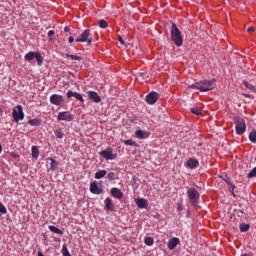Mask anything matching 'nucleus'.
Masks as SVG:
<instances>
[{
    "label": "nucleus",
    "instance_id": "nucleus-33",
    "mask_svg": "<svg viewBox=\"0 0 256 256\" xmlns=\"http://www.w3.org/2000/svg\"><path fill=\"white\" fill-rule=\"evenodd\" d=\"M62 255L63 256H71V253L69 252V249H67V246L62 247Z\"/></svg>",
    "mask_w": 256,
    "mask_h": 256
},
{
    "label": "nucleus",
    "instance_id": "nucleus-43",
    "mask_svg": "<svg viewBox=\"0 0 256 256\" xmlns=\"http://www.w3.org/2000/svg\"><path fill=\"white\" fill-rule=\"evenodd\" d=\"M53 35H55V31L50 30V31L48 32V37H51V36H53Z\"/></svg>",
    "mask_w": 256,
    "mask_h": 256
},
{
    "label": "nucleus",
    "instance_id": "nucleus-27",
    "mask_svg": "<svg viewBox=\"0 0 256 256\" xmlns=\"http://www.w3.org/2000/svg\"><path fill=\"white\" fill-rule=\"evenodd\" d=\"M54 135L55 137H57V139H63V137L65 136V134H63L61 130H55Z\"/></svg>",
    "mask_w": 256,
    "mask_h": 256
},
{
    "label": "nucleus",
    "instance_id": "nucleus-16",
    "mask_svg": "<svg viewBox=\"0 0 256 256\" xmlns=\"http://www.w3.org/2000/svg\"><path fill=\"white\" fill-rule=\"evenodd\" d=\"M186 167H188L189 169H197L199 167V161L195 158H190L186 162Z\"/></svg>",
    "mask_w": 256,
    "mask_h": 256
},
{
    "label": "nucleus",
    "instance_id": "nucleus-26",
    "mask_svg": "<svg viewBox=\"0 0 256 256\" xmlns=\"http://www.w3.org/2000/svg\"><path fill=\"white\" fill-rule=\"evenodd\" d=\"M249 140L251 141V143H256V130L250 132Z\"/></svg>",
    "mask_w": 256,
    "mask_h": 256
},
{
    "label": "nucleus",
    "instance_id": "nucleus-32",
    "mask_svg": "<svg viewBox=\"0 0 256 256\" xmlns=\"http://www.w3.org/2000/svg\"><path fill=\"white\" fill-rule=\"evenodd\" d=\"M0 213H2V215H6L7 213V207L3 205V202H0Z\"/></svg>",
    "mask_w": 256,
    "mask_h": 256
},
{
    "label": "nucleus",
    "instance_id": "nucleus-29",
    "mask_svg": "<svg viewBox=\"0 0 256 256\" xmlns=\"http://www.w3.org/2000/svg\"><path fill=\"white\" fill-rule=\"evenodd\" d=\"M248 179H253V177H256V167H254L247 175Z\"/></svg>",
    "mask_w": 256,
    "mask_h": 256
},
{
    "label": "nucleus",
    "instance_id": "nucleus-14",
    "mask_svg": "<svg viewBox=\"0 0 256 256\" xmlns=\"http://www.w3.org/2000/svg\"><path fill=\"white\" fill-rule=\"evenodd\" d=\"M66 97H68V99H71V97H75L77 101H81V103H83L85 100L83 99V96L81 94H79V92H73L71 90H69L66 93Z\"/></svg>",
    "mask_w": 256,
    "mask_h": 256
},
{
    "label": "nucleus",
    "instance_id": "nucleus-20",
    "mask_svg": "<svg viewBox=\"0 0 256 256\" xmlns=\"http://www.w3.org/2000/svg\"><path fill=\"white\" fill-rule=\"evenodd\" d=\"M105 207L108 209V211H114L115 205L113 204V200L111 198H106L105 201Z\"/></svg>",
    "mask_w": 256,
    "mask_h": 256
},
{
    "label": "nucleus",
    "instance_id": "nucleus-46",
    "mask_svg": "<svg viewBox=\"0 0 256 256\" xmlns=\"http://www.w3.org/2000/svg\"><path fill=\"white\" fill-rule=\"evenodd\" d=\"M73 41H75V39L73 37H69L68 42L73 43Z\"/></svg>",
    "mask_w": 256,
    "mask_h": 256
},
{
    "label": "nucleus",
    "instance_id": "nucleus-39",
    "mask_svg": "<svg viewBox=\"0 0 256 256\" xmlns=\"http://www.w3.org/2000/svg\"><path fill=\"white\" fill-rule=\"evenodd\" d=\"M124 144L129 145L131 147L135 146V142L133 140H125Z\"/></svg>",
    "mask_w": 256,
    "mask_h": 256
},
{
    "label": "nucleus",
    "instance_id": "nucleus-10",
    "mask_svg": "<svg viewBox=\"0 0 256 256\" xmlns=\"http://www.w3.org/2000/svg\"><path fill=\"white\" fill-rule=\"evenodd\" d=\"M64 102H65V99L59 94H52L50 96V103L52 105L59 106V105H63Z\"/></svg>",
    "mask_w": 256,
    "mask_h": 256
},
{
    "label": "nucleus",
    "instance_id": "nucleus-25",
    "mask_svg": "<svg viewBox=\"0 0 256 256\" xmlns=\"http://www.w3.org/2000/svg\"><path fill=\"white\" fill-rule=\"evenodd\" d=\"M48 228L52 231V233H56V235H63V230H61L53 225H50Z\"/></svg>",
    "mask_w": 256,
    "mask_h": 256
},
{
    "label": "nucleus",
    "instance_id": "nucleus-40",
    "mask_svg": "<svg viewBox=\"0 0 256 256\" xmlns=\"http://www.w3.org/2000/svg\"><path fill=\"white\" fill-rule=\"evenodd\" d=\"M228 189H229L230 193H233V191H235V185H233V183H231L230 185H228Z\"/></svg>",
    "mask_w": 256,
    "mask_h": 256
},
{
    "label": "nucleus",
    "instance_id": "nucleus-41",
    "mask_svg": "<svg viewBox=\"0 0 256 256\" xmlns=\"http://www.w3.org/2000/svg\"><path fill=\"white\" fill-rule=\"evenodd\" d=\"M248 33H253L255 31V27L251 26L247 29Z\"/></svg>",
    "mask_w": 256,
    "mask_h": 256
},
{
    "label": "nucleus",
    "instance_id": "nucleus-35",
    "mask_svg": "<svg viewBox=\"0 0 256 256\" xmlns=\"http://www.w3.org/2000/svg\"><path fill=\"white\" fill-rule=\"evenodd\" d=\"M107 21H105V20H100L99 21V27L101 28V29H107Z\"/></svg>",
    "mask_w": 256,
    "mask_h": 256
},
{
    "label": "nucleus",
    "instance_id": "nucleus-42",
    "mask_svg": "<svg viewBox=\"0 0 256 256\" xmlns=\"http://www.w3.org/2000/svg\"><path fill=\"white\" fill-rule=\"evenodd\" d=\"M118 40H119V42H120L122 45H125V41H123V37L119 36V37H118Z\"/></svg>",
    "mask_w": 256,
    "mask_h": 256
},
{
    "label": "nucleus",
    "instance_id": "nucleus-17",
    "mask_svg": "<svg viewBox=\"0 0 256 256\" xmlns=\"http://www.w3.org/2000/svg\"><path fill=\"white\" fill-rule=\"evenodd\" d=\"M111 195L114 199H123V192L119 188H112Z\"/></svg>",
    "mask_w": 256,
    "mask_h": 256
},
{
    "label": "nucleus",
    "instance_id": "nucleus-24",
    "mask_svg": "<svg viewBox=\"0 0 256 256\" xmlns=\"http://www.w3.org/2000/svg\"><path fill=\"white\" fill-rule=\"evenodd\" d=\"M31 151L33 159H39V148L37 146H32Z\"/></svg>",
    "mask_w": 256,
    "mask_h": 256
},
{
    "label": "nucleus",
    "instance_id": "nucleus-47",
    "mask_svg": "<svg viewBox=\"0 0 256 256\" xmlns=\"http://www.w3.org/2000/svg\"><path fill=\"white\" fill-rule=\"evenodd\" d=\"M38 256H45V255H43V252H38Z\"/></svg>",
    "mask_w": 256,
    "mask_h": 256
},
{
    "label": "nucleus",
    "instance_id": "nucleus-18",
    "mask_svg": "<svg viewBox=\"0 0 256 256\" xmlns=\"http://www.w3.org/2000/svg\"><path fill=\"white\" fill-rule=\"evenodd\" d=\"M135 135H136L137 139H148L150 134L147 131L137 130L135 132Z\"/></svg>",
    "mask_w": 256,
    "mask_h": 256
},
{
    "label": "nucleus",
    "instance_id": "nucleus-45",
    "mask_svg": "<svg viewBox=\"0 0 256 256\" xmlns=\"http://www.w3.org/2000/svg\"><path fill=\"white\" fill-rule=\"evenodd\" d=\"M225 183H227V185H231V180L229 178H226Z\"/></svg>",
    "mask_w": 256,
    "mask_h": 256
},
{
    "label": "nucleus",
    "instance_id": "nucleus-4",
    "mask_svg": "<svg viewBox=\"0 0 256 256\" xmlns=\"http://www.w3.org/2000/svg\"><path fill=\"white\" fill-rule=\"evenodd\" d=\"M99 155L106 161H115V159H117V153H114L113 148L111 147H108L105 150H102L99 153Z\"/></svg>",
    "mask_w": 256,
    "mask_h": 256
},
{
    "label": "nucleus",
    "instance_id": "nucleus-22",
    "mask_svg": "<svg viewBox=\"0 0 256 256\" xmlns=\"http://www.w3.org/2000/svg\"><path fill=\"white\" fill-rule=\"evenodd\" d=\"M47 161H50V171H56L57 167L59 166V163H57V161H55V159L53 158H47Z\"/></svg>",
    "mask_w": 256,
    "mask_h": 256
},
{
    "label": "nucleus",
    "instance_id": "nucleus-5",
    "mask_svg": "<svg viewBox=\"0 0 256 256\" xmlns=\"http://www.w3.org/2000/svg\"><path fill=\"white\" fill-rule=\"evenodd\" d=\"M12 117L16 123L23 121L25 119V114L23 113V106L17 105L12 111Z\"/></svg>",
    "mask_w": 256,
    "mask_h": 256
},
{
    "label": "nucleus",
    "instance_id": "nucleus-21",
    "mask_svg": "<svg viewBox=\"0 0 256 256\" xmlns=\"http://www.w3.org/2000/svg\"><path fill=\"white\" fill-rule=\"evenodd\" d=\"M138 81H147L149 79V74L147 72H139L137 74Z\"/></svg>",
    "mask_w": 256,
    "mask_h": 256
},
{
    "label": "nucleus",
    "instance_id": "nucleus-30",
    "mask_svg": "<svg viewBox=\"0 0 256 256\" xmlns=\"http://www.w3.org/2000/svg\"><path fill=\"white\" fill-rule=\"evenodd\" d=\"M240 231L241 233H245L246 231H249V224H241Z\"/></svg>",
    "mask_w": 256,
    "mask_h": 256
},
{
    "label": "nucleus",
    "instance_id": "nucleus-8",
    "mask_svg": "<svg viewBox=\"0 0 256 256\" xmlns=\"http://www.w3.org/2000/svg\"><path fill=\"white\" fill-rule=\"evenodd\" d=\"M90 35L91 30L86 29L75 41L76 43H88V45H91V43H93V39L89 37Z\"/></svg>",
    "mask_w": 256,
    "mask_h": 256
},
{
    "label": "nucleus",
    "instance_id": "nucleus-2",
    "mask_svg": "<svg viewBox=\"0 0 256 256\" xmlns=\"http://www.w3.org/2000/svg\"><path fill=\"white\" fill-rule=\"evenodd\" d=\"M171 40L173 41L176 47H181L183 45V36L181 35V31L179 30L177 24L175 23H172Z\"/></svg>",
    "mask_w": 256,
    "mask_h": 256
},
{
    "label": "nucleus",
    "instance_id": "nucleus-49",
    "mask_svg": "<svg viewBox=\"0 0 256 256\" xmlns=\"http://www.w3.org/2000/svg\"><path fill=\"white\" fill-rule=\"evenodd\" d=\"M241 256H250V255H249V254H245V253H244V254H241Z\"/></svg>",
    "mask_w": 256,
    "mask_h": 256
},
{
    "label": "nucleus",
    "instance_id": "nucleus-6",
    "mask_svg": "<svg viewBox=\"0 0 256 256\" xmlns=\"http://www.w3.org/2000/svg\"><path fill=\"white\" fill-rule=\"evenodd\" d=\"M187 197L190 203H192L193 205H197L200 197L199 191H197V189L195 188L187 187Z\"/></svg>",
    "mask_w": 256,
    "mask_h": 256
},
{
    "label": "nucleus",
    "instance_id": "nucleus-31",
    "mask_svg": "<svg viewBox=\"0 0 256 256\" xmlns=\"http://www.w3.org/2000/svg\"><path fill=\"white\" fill-rule=\"evenodd\" d=\"M245 87H247V89H250V91H254V93H256V88L255 86H253L252 84H250L249 82H244Z\"/></svg>",
    "mask_w": 256,
    "mask_h": 256
},
{
    "label": "nucleus",
    "instance_id": "nucleus-38",
    "mask_svg": "<svg viewBox=\"0 0 256 256\" xmlns=\"http://www.w3.org/2000/svg\"><path fill=\"white\" fill-rule=\"evenodd\" d=\"M191 113H193L194 115H201L199 108H191Z\"/></svg>",
    "mask_w": 256,
    "mask_h": 256
},
{
    "label": "nucleus",
    "instance_id": "nucleus-7",
    "mask_svg": "<svg viewBox=\"0 0 256 256\" xmlns=\"http://www.w3.org/2000/svg\"><path fill=\"white\" fill-rule=\"evenodd\" d=\"M234 123L236 125L237 135H243L247 131V126L245 125V120L239 117L234 118Z\"/></svg>",
    "mask_w": 256,
    "mask_h": 256
},
{
    "label": "nucleus",
    "instance_id": "nucleus-23",
    "mask_svg": "<svg viewBox=\"0 0 256 256\" xmlns=\"http://www.w3.org/2000/svg\"><path fill=\"white\" fill-rule=\"evenodd\" d=\"M105 175H107V170H98L95 173V179H103V177H105Z\"/></svg>",
    "mask_w": 256,
    "mask_h": 256
},
{
    "label": "nucleus",
    "instance_id": "nucleus-34",
    "mask_svg": "<svg viewBox=\"0 0 256 256\" xmlns=\"http://www.w3.org/2000/svg\"><path fill=\"white\" fill-rule=\"evenodd\" d=\"M30 125H32L33 127H38V125L41 124V122H39V120L37 119H32L29 121Z\"/></svg>",
    "mask_w": 256,
    "mask_h": 256
},
{
    "label": "nucleus",
    "instance_id": "nucleus-9",
    "mask_svg": "<svg viewBox=\"0 0 256 256\" xmlns=\"http://www.w3.org/2000/svg\"><path fill=\"white\" fill-rule=\"evenodd\" d=\"M75 119L71 112L63 111L58 113V121H68L71 122Z\"/></svg>",
    "mask_w": 256,
    "mask_h": 256
},
{
    "label": "nucleus",
    "instance_id": "nucleus-11",
    "mask_svg": "<svg viewBox=\"0 0 256 256\" xmlns=\"http://www.w3.org/2000/svg\"><path fill=\"white\" fill-rule=\"evenodd\" d=\"M158 100L159 94L157 92H150L146 96V103H148V105H154V103H157Z\"/></svg>",
    "mask_w": 256,
    "mask_h": 256
},
{
    "label": "nucleus",
    "instance_id": "nucleus-15",
    "mask_svg": "<svg viewBox=\"0 0 256 256\" xmlns=\"http://www.w3.org/2000/svg\"><path fill=\"white\" fill-rule=\"evenodd\" d=\"M179 243H181V240H179V238L177 237H173L168 241V249H170V251H173V249H175V247H177V245H179Z\"/></svg>",
    "mask_w": 256,
    "mask_h": 256
},
{
    "label": "nucleus",
    "instance_id": "nucleus-37",
    "mask_svg": "<svg viewBox=\"0 0 256 256\" xmlns=\"http://www.w3.org/2000/svg\"><path fill=\"white\" fill-rule=\"evenodd\" d=\"M145 244L151 247V245H153V238L151 237L145 238Z\"/></svg>",
    "mask_w": 256,
    "mask_h": 256
},
{
    "label": "nucleus",
    "instance_id": "nucleus-12",
    "mask_svg": "<svg viewBox=\"0 0 256 256\" xmlns=\"http://www.w3.org/2000/svg\"><path fill=\"white\" fill-rule=\"evenodd\" d=\"M90 191L94 194V195H101L103 193V188L101 187V185H99V183L97 182H92L90 184Z\"/></svg>",
    "mask_w": 256,
    "mask_h": 256
},
{
    "label": "nucleus",
    "instance_id": "nucleus-44",
    "mask_svg": "<svg viewBox=\"0 0 256 256\" xmlns=\"http://www.w3.org/2000/svg\"><path fill=\"white\" fill-rule=\"evenodd\" d=\"M64 31H65V33H69V31H71V28H69V26H66V27L64 28Z\"/></svg>",
    "mask_w": 256,
    "mask_h": 256
},
{
    "label": "nucleus",
    "instance_id": "nucleus-28",
    "mask_svg": "<svg viewBox=\"0 0 256 256\" xmlns=\"http://www.w3.org/2000/svg\"><path fill=\"white\" fill-rule=\"evenodd\" d=\"M66 56L70 57V59H71L72 61H82L81 56L71 55V54H66Z\"/></svg>",
    "mask_w": 256,
    "mask_h": 256
},
{
    "label": "nucleus",
    "instance_id": "nucleus-48",
    "mask_svg": "<svg viewBox=\"0 0 256 256\" xmlns=\"http://www.w3.org/2000/svg\"><path fill=\"white\" fill-rule=\"evenodd\" d=\"M3 151V146L0 144V153Z\"/></svg>",
    "mask_w": 256,
    "mask_h": 256
},
{
    "label": "nucleus",
    "instance_id": "nucleus-1",
    "mask_svg": "<svg viewBox=\"0 0 256 256\" xmlns=\"http://www.w3.org/2000/svg\"><path fill=\"white\" fill-rule=\"evenodd\" d=\"M215 83V80H202L200 82H196L192 85H190V89H198V91L206 92L211 91L213 89V84Z\"/></svg>",
    "mask_w": 256,
    "mask_h": 256
},
{
    "label": "nucleus",
    "instance_id": "nucleus-3",
    "mask_svg": "<svg viewBox=\"0 0 256 256\" xmlns=\"http://www.w3.org/2000/svg\"><path fill=\"white\" fill-rule=\"evenodd\" d=\"M24 59L25 61H28V63H31V61L35 59L38 67H41V65H43V56H41V53L39 52L30 51L25 54Z\"/></svg>",
    "mask_w": 256,
    "mask_h": 256
},
{
    "label": "nucleus",
    "instance_id": "nucleus-36",
    "mask_svg": "<svg viewBox=\"0 0 256 256\" xmlns=\"http://www.w3.org/2000/svg\"><path fill=\"white\" fill-rule=\"evenodd\" d=\"M107 179H109V181H115V172H109Z\"/></svg>",
    "mask_w": 256,
    "mask_h": 256
},
{
    "label": "nucleus",
    "instance_id": "nucleus-13",
    "mask_svg": "<svg viewBox=\"0 0 256 256\" xmlns=\"http://www.w3.org/2000/svg\"><path fill=\"white\" fill-rule=\"evenodd\" d=\"M87 95L91 101H94V103H101V96L95 91H88Z\"/></svg>",
    "mask_w": 256,
    "mask_h": 256
},
{
    "label": "nucleus",
    "instance_id": "nucleus-19",
    "mask_svg": "<svg viewBox=\"0 0 256 256\" xmlns=\"http://www.w3.org/2000/svg\"><path fill=\"white\" fill-rule=\"evenodd\" d=\"M136 205L139 209H147V200L144 198L136 199Z\"/></svg>",
    "mask_w": 256,
    "mask_h": 256
}]
</instances>
